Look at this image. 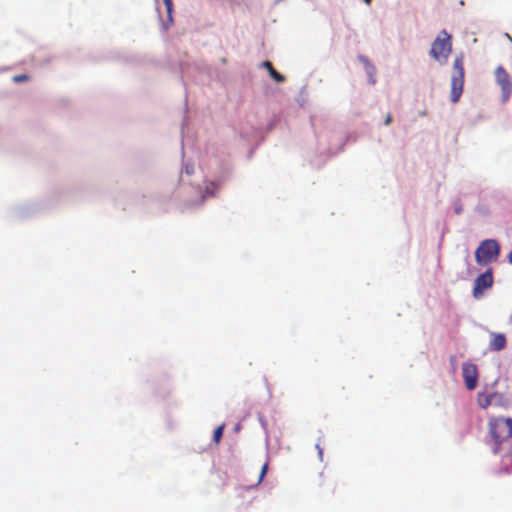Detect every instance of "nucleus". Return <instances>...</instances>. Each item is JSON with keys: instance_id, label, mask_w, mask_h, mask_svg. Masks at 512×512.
<instances>
[{"instance_id": "nucleus-4", "label": "nucleus", "mask_w": 512, "mask_h": 512, "mask_svg": "<svg viewBox=\"0 0 512 512\" xmlns=\"http://www.w3.org/2000/svg\"><path fill=\"white\" fill-rule=\"evenodd\" d=\"M500 252L499 244L493 239L480 243L475 251V260L478 265L485 266L497 260Z\"/></svg>"}, {"instance_id": "nucleus-10", "label": "nucleus", "mask_w": 512, "mask_h": 512, "mask_svg": "<svg viewBox=\"0 0 512 512\" xmlns=\"http://www.w3.org/2000/svg\"><path fill=\"white\" fill-rule=\"evenodd\" d=\"M492 397V394L480 392L477 395V403L481 408L485 409L491 404Z\"/></svg>"}, {"instance_id": "nucleus-1", "label": "nucleus", "mask_w": 512, "mask_h": 512, "mask_svg": "<svg viewBox=\"0 0 512 512\" xmlns=\"http://www.w3.org/2000/svg\"><path fill=\"white\" fill-rule=\"evenodd\" d=\"M489 434L494 441V453L503 451V461L512 465V419L491 418L488 423Z\"/></svg>"}, {"instance_id": "nucleus-6", "label": "nucleus", "mask_w": 512, "mask_h": 512, "mask_svg": "<svg viewBox=\"0 0 512 512\" xmlns=\"http://www.w3.org/2000/svg\"><path fill=\"white\" fill-rule=\"evenodd\" d=\"M493 285V271L491 268L480 274L474 282L473 296L478 298L483 294V291L491 288Z\"/></svg>"}, {"instance_id": "nucleus-9", "label": "nucleus", "mask_w": 512, "mask_h": 512, "mask_svg": "<svg viewBox=\"0 0 512 512\" xmlns=\"http://www.w3.org/2000/svg\"><path fill=\"white\" fill-rule=\"evenodd\" d=\"M262 66L265 67L267 69V71L269 72L270 76L278 83H282L285 81V77L280 74L279 72H277L272 63L269 62V61H264L262 63Z\"/></svg>"}, {"instance_id": "nucleus-7", "label": "nucleus", "mask_w": 512, "mask_h": 512, "mask_svg": "<svg viewBox=\"0 0 512 512\" xmlns=\"http://www.w3.org/2000/svg\"><path fill=\"white\" fill-rule=\"evenodd\" d=\"M462 376H463L466 388L470 391L474 390L477 386V381H478L477 366L471 362L463 363Z\"/></svg>"}, {"instance_id": "nucleus-12", "label": "nucleus", "mask_w": 512, "mask_h": 512, "mask_svg": "<svg viewBox=\"0 0 512 512\" xmlns=\"http://www.w3.org/2000/svg\"><path fill=\"white\" fill-rule=\"evenodd\" d=\"M30 79V77L26 74H20V75H15L13 77V82L15 83H22V82H26Z\"/></svg>"}, {"instance_id": "nucleus-5", "label": "nucleus", "mask_w": 512, "mask_h": 512, "mask_svg": "<svg viewBox=\"0 0 512 512\" xmlns=\"http://www.w3.org/2000/svg\"><path fill=\"white\" fill-rule=\"evenodd\" d=\"M495 79L497 84L501 87L503 100H508L512 93V82L509 74L502 66L496 68Z\"/></svg>"}, {"instance_id": "nucleus-19", "label": "nucleus", "mask_w": 512, "mask_h": 512, "mask_svg": "<svg viewBox=\"0 0 512 512\" xmlns=\"http://www.w3.org/2000/svg\"><path fill=\"white\" fill-rule=\"evenodd\" d=\"M367 5H370L372 0H364Z\"/></svg>"}, {"instance_id": "nucleus-14", "label": "nucleus", "mask_w": 512, "mask_h": 512, "mask_svg": "<svg viewBox=\"0 0 512 512\" xmlns=\"http://www.w3.org/2000/svg\"><path fill=\"white\" fill-rule=\"evenodd\" d=\"M267 469H268V463L266 462V463H264V465L261 468V472H260V475H259L258 483H260L263 480V478H264V476H265V474L267 472Z\"/></svg>"}, {"instance_id": "nucleus-15", "label": "nucleus", "mask_w": 512, "mask_h": 512, "mask_svg": "<svg viewBox=\"0 0 512 512\" xmlns=\"http://www.w3.org/2000/svg\"><path fill=\"white\" fill-rule=\"evenodd\" d=\"M391 121H392V116H391V114H390V113H388V114L386 115V118H385L384 124H385V125H389V124L391 123Z\"/></svg>"}, {"instance_id": "nucleus-16", "label": "nucleus", "mask_w": 512, "mask_h": 512, "mask_svg": "<svg viewBox=\"0 0 512 512\" xmlns=\"http://www.w3.org/2000/svg\"><path fill=\"white\" fill-rule=\"evenodd\" d=\"M316 448L318 450L319 458H320V460H322L323 459V450L318 444L316 445Z\"/></svg>"}, {"instance_id": "nucleus-18", "label": "nucleus", "mask_w": 512, "mask_h": 512, "mask_svg": "<svg viewBox=\"0 0 512 512\" xmlns=\"http://www.w3.org/2000/svg\"><path fill=\"white\" fill-rule=\"evenodd\" d=\"M509 262L512 264V251L509 254Z\"/></svg>"}, {"instance_id": "nucleus-11", "label": "nucleus", "mask_w": 512, "mask_h": 512, "mask_svg": "<svg viewBox=\"0 0 512 512\" xmlns=\"http://www.w3.org/2000/svg\"><path fill=\"white\" fill-rule=\"evenodd\" d=\"M224 425L217 427L213 434V440L216 444H219L223 435Z\"/></svg>"}, {"instance_id": "nucleus-17", "label": "nucleus", "mask_w": 512, "mask_h": 512, "mask_svg": "<svg viewBox=\"0 0 512 512\" xmlns=\"http://www.w3.org/2000/svg\"><path fill=\"white\" fill-rule=\"evenodd\" d=\"M505 37L512 43V37L508 33L505 34Z\"/></svg>"}, {"instance_id": "nucleus-8", "label": "nucleus", "mask_w": 512, "mask_h": 512, "mask_svg": "<svg viewBox=\"0 0 512 512\" xmlns=\"http://www.w3.org/2000/svg\"><path fill=\"white\" fill-rule=\"evenodd\" d=\"M507 345V339L506 336L503 333H490V342H489V349L491 351H501L505 349Z\"/></svg>"}, {"instance_id": "nucleus-2", "label": "nucleus", "mask_w": 512, "mask_h": 512, "mask_svg": "<svg viewBox=\"0 0 512 512\" xmlns=\"http://www.w3.org/2000/svg\"><path fill=\"white\" fill-rule=\"evenodd\" d=\"M464 76V57L460 54L454 59L452 67L450 100L453 103L458 102L463 93Z\"/></svg>"}, {"instance_id": "nucleus-13", "label": "nucleus", "mask_w": 512, "mask_h": 512, "mask_svg": "<svg viewBox=\"0 0 512 512\" xmlns=\"http://www.w3.org/2000/svg\"><path fill=\"white\" fill-rule=\"evenodd\" d=\"M163 2L165 4V7H166V10H167V14H168L169 19H172V17H171L172 11H173V2H172V0H163Z\"/></svg>"}, {"instance_id": "nucleus-3", "label": "nucleus", "mask_w": 512, "mask_h": 512, "mask_svg": "<svg viewBox=\"0 0 512 512\" xmlns=\"http://www.w3.org/2000/svg\"><path fill=\"white\" fill-rule=\"evenodd\" d=\"M451 39V35L446 30H442L432 43L430 55L441 64H445L447 62L452 51Z\"/></svg>"}]
</instances>
